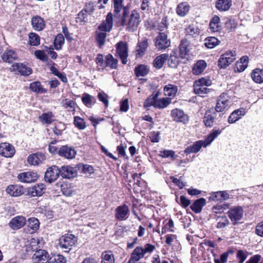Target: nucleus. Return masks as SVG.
<instances>
[{
  "label": "nucleus",
  "mask_w": 263,
  "mask_h": 263,
  "mask_svg": "<svg viewBox=\"0 0 263 263\" xmlns=\"http://www.w3.org/2000/svg\"><path fill=\"white\" fill-rule=\"evenodd\" d=\"M129 10L127 6L123 8V16L121 21L122 26H126L127 30L134 31L136 30L140 23V14L136 10L132 11L129 15Z\"/></svg>",
  "instance_id": "1"
},
{
  "label": "nucleus",
  "mask_w": 263,
  "mask_h": 263,
  "mask_svg": "<svg viewBox=\"0 0 263 263\" xmlns=\"http://www.w3.org/2000/svg\"><path fill=\"white\" fill-rule=\"evenodd\" d=\"M113 26L112 14L109 12L107 14L105 21H103L98 27L99 31H96V41L99 48H102L105 44L106 32H109Z\"/></svg>",
  "instance_id": "2"
},
{
  "label": "nucleus",
  "mask_w": 263,
  "mask_h": 263,
  "mask_svg": "<svg viewBox=\"0 0 263 263\" xmlns=\"http://www.w3.org/2000/svg\"><path fill=\"white\" fill-rule=\"evenodd\" d=\"M211 81L210 80L202 78L195 81L193 87L195 93L201 97H203L208 93L210 89L206 87L210 86Z\"/></svg>",
  "instance_id": "3"
},
{
  "label": "nucleus",
  "mask_w": 263,
  "mask_h": 263,
  "mask_svg": "<svg viewBox=\"0 0 263 263\" xmlns=\"http://www.w3.org/2000/svg\"><path fill=\"white\" fill-rule=\"evenodd\" d=\"M77 241L78 238L74 235L67 234L59 239V245L64 252L68 253L71 250L72 246L77 242Z\"/></svg>",
  "instance_id": "4"
},
{
  "label": "nucleus",
  "mask_w": 263,
  "mask_h": 263,
  "mask_svg": "<svg viewBox=\"0 0 263 263\" xmlns=\"http://www.w3.org/2000/svg\"><path fill=\"white\" fill-rule=\"evenodd\" d=\"M231 102L230 98L227 93H222L217 99V102L215 107V112H222L230 107Z\"/></svg>",
  "instance_id": "5"
},
{
  "label": "nucleus",
  "mask_w": 263,
  "mask_h": 263,
  "mask_svg": "<svg viewBox=\"0 0 263 263\" xmlns=\"http://www.w3.org/2000/svg\"><path fill=\"white\" fill-rule=\"evenodd\" d=\"M236 52L228 51L221 55L218 60V66L220 68H226L235 60Z\"/></svg>",
  "instance_id": "6"
},
{
  "label": "nucleus",
  "mask_w": 263,
  "mask_h": 263,
  "mask_svg": "<svg viewBox=\"0 0 263 263\" xmlns=\"http://www.w3.org/2000/svg\"><path fill=\"white\" fill-rule=\"evenodd\" d=\"M168 31L159 32L155 39V45L158 50L165 49L171 44L170 40L167 38Z\"/></svg>",
  "instance_id": "7"
},
{
  "label": "nucleus",
  "mask_w": 263,
  "mask_h": 263,
  "mask_svg": "<svg viewBox=\"0 0 263 263\" xmlns=\"http://www.w3.org/2000/svg\"><path fill=\"white\" fill-rule=\"evenodd\" d=\"M228 215L233 225L238 223L243 215V208L240 206H234L228 212Z\"/></svg>",
  "instance_id": "8"
},
{
  "label": "nucleus",
  "mask_w": 263,
  "mask_h": 263,
  "mask_svg": "<svg viewBox=\"0 0 263 263\" xmlns=\"http://www.w3.org/2000/svg\"><path fill=\"white\" fill-rule=\"evenodd\" d=\"M116 52L122 61L123 64H126L127 62L128 45L126 42L120 41L116 45Z\"/></svg>",
  "instance_id": "9"
},
{
  "label": "nucleus",
  "mask_w": 263,
  "mask_h": 263,
  "mask_svg": "<svg viewBox=\"0 0 263 263\" xmlns=\"http://www.w3.org/2000/svg\"><path fill=\"white\" fill-rule=\"evenodd\" d=\"M60 175L59 167L56 165H52L47 170L44 179L46 182L51 183L54 182Z\"/></svg>",
  "instance_id": "10"
},
{
  "label": "nucleus",
  "mask_w": 263,
  "mask_h": 263,
  "mask_svg": "<svg viewBox=\"0 0 263 263\" xmlns=\"http://www.w3.org/2000/svg\"><path fill=\"white\" fill-rule=\"evenodd\" d=\"M60 175L64 178L71 179L77 176L78 169L70 165H63L59 168Z\"/></svg>",
  "instance_id": "11"
},
{
  "label": "nucleus",
  "mask_w": 263,
  "mask_h": 263,
  "mask_svg": "<svg viewBox=\"0 0 263 263\" xmlns=\"http://www.w3.org/2000/svg\"><path fill=\"white\" fill-rule=\"evenodd\" d=\"M129 208L125 204L118 206L115 210V217L119 221L127 219L129 216Z\"/></svg>",
  "instance_id": "12"
},
{
  "label": "nucleus",
  "mask_w": 263,
  "mask_h": 263,
  "mask_svg": "<svg viewBox=\"0 0 263 263\" xmlns=\"http://www.w3.org/2000/svg\"><path fill=\"white\" fill-rule=\"evenodd\" d=\"M32 258L34 263H46L48 262L50 257L47 251L39 249L34 252Z\"/></svg>",
  "instance_id": "13"
},
{
  "label": "nucleus",
  "mask_w": 263,
  "mask_h": 263,
  "mask_svg": "<svg viewBox=\"0 0 263 263\" xmlns=\"http://www.w3.org/2000/svg\"><path fill=\"white\" fill-rule=\"evenodd\" d=\"M14 147L11 144L4 142L0 144V155L6 158H11L15 154Z\"/></svg>",
  "instance_id": "14"
},
{
  "label": "nucleus",
  "mask_w": 263,
  "mask_h": 263,
  "mask_svg": "<svg viewBox=\"0 0 263 263\" xmlns=\"http://www.w3.org/2000/svg\"><path fill=\"white\" fill-rule=\"evenodd\" d=\"M230 198V195L228 191H217L212 192L210 194L209 200L215 202H221L228 200Z\"/></svg>",
  "instance_id": "15"
},
{
  "label": "nucleus",
  "mask_w": 263,
  "mask_h": 263,
  "mask_svg": "<svg viewBox=\"0 0 263 263\" xmlns=\"http://www.w3.org/2000/svg\"><path fill=\"white\" fill-rule=\"evenodd\" d=\"M76 151L71 147L67 145L61 146L58 150V154L62 157L71 159L75 157Z\"/></svg>",
  "instance_id": "16"
},
{
  "label": "nucleus",
  "mask_w": 263,
  "mask_h": 263,
  "mask_svg": "<svg viewBox=\"0 0 263 263\" xmlns=\"http://www.w3.org/2000/svg\"><path fill=\"white\" fill-rule=\"evenodd\" d=\"M171 116L176 122L186 123L189 121V117L182 110L176 108L171 111Z\"/></svg>",
  "instance_id": "17"
},
{
  "label": "nucleus",
  "mask_w": 263,
  "mask_h": 263,
  "mask_svg": "<svg viewBox=\"0 0 263 263\" xmlns=\"http://www.w3.org/2000/svg\"><path fill=\"white\" fill-rule=\"evenodd\" d=\"M45 190V185L43 183H39L29 187L28 194L32 197H39L44 193Z\"/></svg>",
  "instance_id": "18"
},
{
  "label": "nucleus",
  "mask_w": 263,
  "mask_h": 263,
  "mask_svg": "<svg viewBox=\"0 0 263 263\" xmlns=\"http://www.w3.org/2000/svg\"><path fill=\"white\" fill-rule=\"evenodd\" d=\"M27 227L25 230L27 233L33 234L37 231L40 227V222L35 217H31L28 219L26 222Z\"/></svg>",
  "instance_id": "19"
},
{
  "label": "nucleus",
  "mask_w": 263,
  "mask_h": 263,
  "mask_svg": "<svg viewBox=\"0 0 263 263\" xmlns=\"http://www.w3.org/2000/svg\"><path fill=\"white\" fill-rule=\"evenodd\" d=\"M26 222L25 217L22 216H17L10 221L9 226L13 230H18L23 227Z\"/></svg>",
  "instance_id": "20"
},
{
  "label": "nucleus",
  "mask_w": 263,
  "mask_h": 263,
  "mask_svg": "<svg viewBox=\"0 0 263 263\" xmlns=\"http://www.w3.org/2000/svg\"><path fill=\"white\" fill-rule=\"evenodd\" d=\"M18 179L25 183H30L35 181L37 178V174L34 172H27L20 174Z\"/></svg>",
  "instance_id": "21"
},
{
  "label": "nucleus",
  "mask_w": 263,
  "mask_h": 263,
  "mask_svg": "<svg viewBox=\"0 0 263 263\" xmlns=\"http://www.w3.org/2000/svg\"><path fill=\"white\" fill-rule=\"evenodd\" d=\"M217 113L212 109L206 111L203 118V122L206 127H212L215 122Z\"/></svg>",
  "instance_id": "22"
},
{
  "label": "nucleus",
  "mask_w": 263,
  "mask_h": 263,
  "mask_svg": "<svg viewBox=\"0 0 263 263\" xmlns=\"http://www.w3.org/2000/svg\"><path fill=\"white\" fill-rule=\"evenodd\" d=\"M246 111L245 108H241L234 110L228 117V122L230 124H233L239 120L241 117L246 115Z\"/></svg>",
  "instance_id": "23"
},
{
  "label": "nucleus",
  "mask_w": 263,
  "mask_h": 263,
  "mask_svg": "<svg viewBox=\"0 0 263 263\" xmlns=\"http://www.w3.org/2000/svg\"><path fill=\"white\" fill-rule=\"evenodd\" d=\"M11 69L14 71L18 72L24 76H29L32 73L31 68L26 67L22 63H15L12 65Z\"/></svg>",
  "instance_id": "24"
},
{
  "label": "nucleus",
  "mask_w": 263,
  "mask_h": 263,
  "mask_svg": "<svg viewBox=\"0 0 263 263\" xmlns=\"http://www.w3.org/2000/svg\"><path fill=\"white\" fill-rule=\"evenodd\" d=\"M31 25L35 31H41L44 29L45 23L44 19L38 15L34 16L31 18Z\"/></svg>",
  "instance_id": "25"
},
{
  "label": "nucleus",
  "mask_w": 263,
  "mask_h": 263,
  "mask_svg": "<svg viewBox=\"0 0 263 263\" xmlns=\"http://www.w3.org/2000/svg\"><path fill=\"white\" fill-rule=\"evenodd\" d=\"M205 142L202 140H199L194 142L192 145L187 146L184 150V153L190 154L191 153H196L198 152L202 146L206 147Z\"/></svg>",
  "instance_id": "26"
},
{
  "label": "nucleus",
  "mask_w": 263,
  "mask_h": 263,
  "mask_svg": "<svg viewBox=\"0 0 263 263\" xmlns=\"http://www.w3.org/2000/svg\"><path fill=\"white\" fill-rule=\"evenodd\" d=\"M6 191L11 196L18 197L24 193V189L20 185H10L7 187Z\"/></svg>",
  "instance_id": "27"
},
{
  "label": "nucleus",
  "mask_w": 263,
  "mask_h": 263,
  "mask_svg": "<svg viewBox=\"0 0 263 263\" xmlns=\"http://www.w3.org/2000/svg\"><path fill=\"white\" fill-rule=\"evenodd\" d=\"M93 12V8H92V6H91L90 4H89L88 6H87L86 9H84L82 10L77 15V16L76 17V21L77 23H82L83 22H85V20L87 18V13L89 14L92 13Z\"/></svg>",
  "instance_id": "28"
},
{
  "label": "nucleus",
  "mask_w": 263,
  "mask_h": 263,
  "mask_svg": "<svg viewBox=\"0 0 263 263\" xmlns=\"http://www.w3.org/2000/svg\"><path fill=\"white\" fill-rule=\"evenodd\" d=\"M45 156L42 153H35L30 155L27 159L28 162L33 165H38L40 163L44 160Z\"/></svg>",
  "instance_id": "29"
},
{
  "label": "nucleus",
  "mask_w": 263,
  "mask_h": 263,
  "mask_svg": "<svg viewBox=\"0 0 263 263\" xmlns=\"http://www.w3.org/2000/svg\"><path fill=\"white\" fill-rule=\"evenodd\" d=\"M206 63L204 60H198L194 65L192 68V72L194 74L199 75L202 73L206 67Z\"/></svg>",
  "instance_id": "30"
},
{
  "label": "nucleus",
  "mask_w": 263,
  "mask_h": 263,
  "mask_svg": "<svg viewBox=\"0 0 263 263\" xmlns=\"http://www.w3.org/2000/svg\"><path fill=\"white\" fill-rule=\"evenodd\" d=\"M232 6V0H217L216 8L220 11L228 10Z\"/></svg>",
  "instance_id": "31"
},
{
  "label": "nucleus",
  "mask_w": 263,
  "mask_h": 263,
  "mask_svg": "<svg viewBox=\"0 0 263 263\" xmlns=\"http://www.w3.org/2000/svg\"><path fill=\"white\" fill-rule=\"evenodd\" d=\"M206 204V200L203 198H201L199 199L195 200L194 203L191 205V210L196 213H200L203 206Z\"/></svg>",
  "instance_id": "32"
},
{
  "label": "nucleus",
  "mask_w": 263,
  "mask_h": 263,
  "mask_svg": "<svg viewBox=\"0 0 263 263\" xmlns=\"http://www.w3.org/2000/svg\"><path fill=\"white\" fill-rule=\"evenodd\" d=\"M168 58V54H162L157 56L153 61V65L157 69H160Z\"/></svg>",
  "instance_id": "33"
},
{
  "label": "nucleus",
  "mask_w": 263,
  "mask_h": 263,
  "mask_svg": "<svg viewBox=\"0 0 263 263\" xmlns=\"http://www.w3.org/2000/svg\"><path fill=\"white\" fill-rule=\"evenodd\" d=\"M17 58V54L12 50H8L4 52L2 55V60L8 63H12Z\"/></svg>",
  "instance_id": "34"
},
{
  "label": "nucleus",
  "mask_w": 263,
  "mask_h": 263,
  "mask_svg": "<svg viewBox=\"0 0 263 263\" xmlns=\"http://www.w3.org/2000/svg\"><path fill=\"white\" fill-rule=\"evenodd\" d=\"M253 80L256 83H263V69L256 68L251 73Z\"/></svg>",
  "instance_id": "35"
},
{
  "label": "nucleus",
  "mask_w": 263,
  "mask_h": 263,
  "mask_svg": "<svg viewBox=\"0 0 263 263\" xmlns=\"http://www.w3.org/2000/svg\"><path fill=\"white\" fill-rule=\"evenodd\" d=\"M148 46L147 41L144 40L139 42L136 47V56L140 57L145 52Z\"/></svg>",
  "instance_id": "36"
},
{
  "label": "nucleus",
  "mask_w": 263,
  "mask_h": 263,
  "mask_svg": "<svg viewBox=\"0 0 263 263\" xmlns=\"http://www.w3.org/2000/svg\"><path fill=\"white\" fill-rule=\"evenodd\" d=\"M118 61L111 54H108L105 57V67H109L111 69H116L118 66Z\"/></svg>",
  "instance_id": "37"
},
{
  "label": "nucleus",
  "mask_w": 263,
  "mask_h": 263,
  "mask_svg": "<svg viewBox=\"0 0 263 263\" xmlns=\"http://www.w3.org/2000/svg\"><path fill=\"white\" fill-rule=\"evenodd\" d=\"M219 24V17L217 15H215L210 23V29L211 31L213 32L219 31L221 29V26Z\"/></svg>",
  "instance_id": "38"
},
{
  "label": "nucleus",
  "mask_w": 263,
  "mask_h": 263,
  "mask_svg": "<svg viewBox=\"0 0 263 263\" xmlns=\"http://www.w3.org/2000/svg\"><path fill=\"white\" fill-rule=\"evenodd\" d=\"M101 263H115V257L113 253L110 251H106L101 255Z\"/></svg>",
  "instance_id": "39"
},
{
  "label": "nucleus",
  "mask_w": 263,
  "mask_h": 263,
  "mask_svg": "<svg viewBox=\"0 0 263 263\" xmlns=\"http://www.w3.org/2000/svg\"><path fill=\"white\" fill-rule=\"evenodd\" d=\"M184 32L186 35L197 37L199 34L200 30L195 25H190L185 29Z\"/></svg>",
  "instance_id": "40"
},
{
  "label": "nucleus",
  "mask_w": 263,
  "mask_h": 263,
  "mask_svg": "<svg viewBox=\"0 0 263 263\" xmlns=\"http://www.w3.org/2000/svg\"><path fill=\"white\" fill-rule=\"evenodd\" d=\"M82 102L88 107H91L96 103V98L87 93H84L82 97Z\"/></svg>",
  "instance_id": "41"
},
{
  "label": "nucleus",
  "mask_w": 263,
  "mask_h": 263,
  "mask_svg": "<svg viewBox=\"0 0 263 263\" xmlns=\"http://www.w3.org/2000/svg\"><path fill=\"white\" fill-rule=\"evenodd\" d=\"M40 121L44 124H50L55 121L54 116L52 112L43 113L39 117Z\"/></svg>",
  "instance_id": "42"
},
{
  "label": "nucleus",
  "mask_w": 263,
  "mask_h": 263,
  "mask_svg": "<svg viewBox=\"0 0 263 263\" xmlns=\"http://www.w3.org/2000/svg\"><path fill=\"white\" fill-rule=\"evenodd\" d=\"M189 9V5L187 3L184 2L178 5L176 12L178 15L180 16H184L188 13Z\"/></svg>",
  "instance_id": "43"
},
{
  "label": "nucleus",
  "mask_w": 263,
  "mask_h": 263,
  "mask_svg": "<svg viewBox=\"0 0 263 263\" xmlns=\"http://www.w3.org/2000/svg\"><path fill=\"white\" fill-rule=\"evenodd\" d=\"M177 91V86L173 84H168L164 87V95L168 97H175Z\"/></svg>",
  "instance_id": "44"
},
{
  "label": "nucleus",
  "mask_w": 263,
  "mask_h": 263,
  "mask_svg": "<svg viewBox=\"0 0 263 263\" xmlns=\"http://www.w3.org/2000/svg\"><path fill=\"white\" fill-rule=\"evenodd\" d=\"M149 72V68L145 65H140L135 69V73L137 77H145Z\"/></svg>",
  "instance_id": "45"
},
{
  "label": "nucleus",
  "mask_w": 263,
  "mask_h": 263,
  "mask_svg": "<svg viewBox=\"0 0 263 263\" xmlns=\"http://www.w3.org/2000/svg\"><path fill=\"white\" fill-rule=\"evenodd\" d=\"M180 55L181 58L184 59L189 52V42L187 40L181 41L180 44Z\"/></svg>",
  "instance_id": "46"
},
{
  "label": "nucleus",
  "mask_w": 263,
  "mask_h": 263,
  "mask_svg": "<svg viewBox=\"0 0 263 263\" xmlns=\"http://www.w3.org/2000/svg\"><path fill=\"white\" fill-rule=\"evenodd\" d=\"M204 41L205 46L210 49L214 48L220 43V41L216 37L213 36L207 37Z\"/></svg>",
  "instance_id": "47"
},
{
  "label": "nucleus",
  "mask_w": 263,
  "mask_h": 263,
  "mask_svg": "<svg viewBox=\"0 0 263 263\" xmlns=\"http://www.w3.org/2000/svg\"><path fill=\"white\" fill-rule=\"evenodd\" d=\"M171 102V99L163 98L161 99L156 98L155 108L161 109L167 107Z\"/></svg>",
  "instance_id": "48"
},
{
  "label": "nucleus",
  "mask_w": 263,
  "mask_h": 263,
  "mask_svg": "<svg viewBox=\"0 0 263 263\" xmlns=\"http://www.w3.org/2000/svg\"><path fill=\"white\" fill-rule=\"evenodd\" d=\"M62 105L65 108L67 109L69 111L74 112L75 111L76 103L72 100L65 99L62 100Z\"/></svg>",
  "instance_id": "49"
},
{
  "label": "nucleus",
  "mask_w": 263,
  "mask_h": 263,
  "mask_svg": "<svg viewBox=\"0 0 263 263\" xmlns=\"http://www.w3.org/2000/svg\"><path fill=\"white\" fill-rule=\"evenodd\" d=\"M30 88L33 91L37 93H43L47 92V90L43 88L41 83L39 81L34 82L30 83Z\"/></svg>",
  "instance_id": "50"
},
{
  "label": "nucleus",
  "mask_w": 263,
  "mask_h": 263,
  "mask_svg": "<svg viewBox=\"0 0 263 263\" xmlns=\"http://www.w3.org/2000/svg\"><path fill=\"white\" fill-rule=\"evenodd\" d=\"M217 223L216 228L217 229H223L227 227L230 222L226 216H218L216 219Z\"/></svg>",
  "instance_id": "51"
},
{
  "label": "nucleus",
  "mask_w": 263,
  "mask_h": 263,
  "mask_svg": "<svg viewBox=\"0 0 263 263\" xmlns=\"http://www.w3.org/2000/svg\"><path fill=\"white\" fill-rule=\"evenodd\" d=\"M28 42L31 46H38L40 43V37L37 34L31 32L29 34Z\"/></svg>",
  "instance_id": "52"
},
{
  "label": "nucleus",
  "mask_w": 263,
  "mask_h": 263,
  "mask_svg": "<svg viewBox=\"0 0 263 263\" xmlns=\"http://www.w3.org/2000/svg\"><path fill=\"white\" fill-rule=\"evenodd\" d=\"M221 133L220 129L213 130V131L208 136L204 141L205 145H209L212 142L216 139Z\"/></svg>",
  "instance_id": "53"
},
{
  "label": "nucleus",
  "mask_w": 263,
  "mask_h": 263,
  "mask_svg": "<svg viewBox=\"0 0 263 263\" xmlns=\"http://www.w3.org/2000/svg\"><path fill=\"white\" fill-rule=\"evenodd\" d=\"M130 256L133 257L136 260L138 259L140 260V259L143 258L144 256L143 248L141 247H137L133 251Z\"/></svg>",
  "instance_id": "54"
},
{
  "label": "nucleus",
  "mask_w": 263,
  "mask_h": 263,
  "mask_svg": "<svg viewBox=\"0 0 263 263\" xmlns=\"http://www.w3.org/2000/svg\"><path fill=\"white\" fill-rule=\"evenodd\" d=\"M65 42L64 36L62 34H58L55 37L54 45L55 49L59 50L62 48Z\"/></svg>",
  "instance_id": "55"
},
{
  "label": "nucleus",
  "mask_w": 263,
  "mask_h": 263,
  "mask_svg": "<svg viewBox=\"0 0 263 263\" xmlns=\"http://www.w3.org/2000/svg\"><path fill=\"white\" fill-rule=\"evenodd\" d=\"M66 258L62 255H54L49 258L48 263H66Z\"/></svg>",
  "instance_id": "56"
},
{
  "label": "nucleus",
  "mask_w": 263,
  "mask_h": 263,
  "mask_svg": "<svg viewBox=\"0 0 263 263\" xmlns=\"http://www.w3.org/2000/svg\"><path fill=\"white\" fill-rule=\"evenodd\" d=\"M78 168L81 170L82 172L86 175H91L94 172L93 167L88 164H81L78 165Z\"/></svg>",
  "instance_id": "57"
},
{
  "label": "nucleus",
  "mask_w": 263,
  "mask_h": 263,
  "mask_svg": "<svg viewBox=\"0 0 263 263\" xmlns=\"http://www.w3.org/2000/svg\"><path fill=\"white\" fill-rule=\"evenodd\" d=\"M74 124L77 127L80 129H83L86 127L85 122L84 119L78 116L74 117Z\"/></svg>",
  "instance_id": "58"
},
{
  "label": "nucleus",
  "mask_w": 263,
  "mask_h": 263,
  "mask_svg": "<svg viewBox=\"0 0 263 263\" xmlns=\"http://www.w3.org/2000/svg\"><path fill=\"white\" fill-rule=\"evenodd\" d=\"M157 95L154 96H151L145 101L144 106L145 108H148L151 106H155V102L156 101Z\"/></svg>",
  "instance_id": "59"
},
{
  "label": "nucleus",
  "mask_w": 263,
  "mask_h": 263,
  "mask_svg": "<svg viewBox=\"0 0 263 263\" xmlns=\"http://www.w3.org/2000/svg\"><path fill=\"white\" fill-rule=\"evenodd\" d=\"M98 98L102 102L106 107H108L109 102H108V96L103 91H101L98 93Z\"/></svg>",
  "instance_id": "60"
},
{
  "label": "nucleus",
  "mask_w": 263,
  "mask_h": 263,
  "mask_svg": "<svg viewBox=\"0 0 263 263\" xmlns=\"http://www.w3.org/2000/svg\"><path fill=\"white\" fill-rule=\"evenodd\" d=\"M123 0H114V13L118 15L122 9Z\"/></svg>",
  "instance_id": "61"
},
{
  "label": "nucleus",
  "mask_w": 263,
  "mask_h": 263,
  "mask_svg": "<svg viewBox=\"0 0 263 263\" xmlns=\"http://www.w3.org/2000/svg\"><path fill=\"white\" fill-rule=\"evenodd\" d=\"M34 55L37 59H39L43 62H46L48 60L47 55L43 50H36L34 52Z\"/></svg>",
  "instance_id": "62"
},
{
  "label": "nucleus",
  "mask_w": 263,
  "mask_h": 263,
  "mask_svg": "<svg viewBox=\"0 0 263 263\" xmlns=\"http://www.w3.org/2000/svg\"><path fill=\"white\" fill-rule=\"evenodd\" d=\"M168 59V64L170 67L175 68L178 64V60L177 57L170 55Z\"/></svg>",
  "instance_id": "63"
},
{
  "label": "nucleus",
  "mask_w": 263,
  "mask_h": 263,
  "mask_svg": "<svg viewBox=\"0 0 263 263\" xmlns=\"http://www.w3.org/2000/svg\"><path fill=\"white\" fill-rule=\"evenodd\" d=\"M149 138L151 141L153 143L158 142L160 140V132H152L149 134Z\"/></svg>",
  "instance_id": "64"
}]
</instances>
